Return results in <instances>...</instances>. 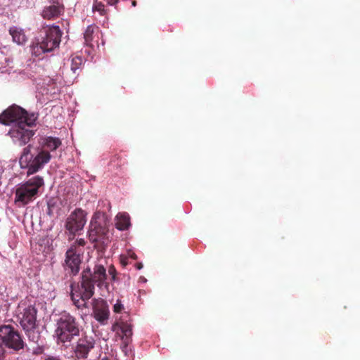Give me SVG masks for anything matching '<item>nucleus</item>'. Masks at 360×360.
Masks as SVG:
<instances>
[{
    "label": "nucleus",
    "instance_id": "nucleus-18",
    "mask_svg": "<svg viewBox=\"0 0 360 360\" xmlns=\"http://www.w3.org/2000/svg\"><path fill=\"white\" fill-rule=\"evenodd\" d=\"M9 33L13 37V40L18 44H23L26 40L25 33L20 28L12 27L9 29Z\"/></svg>",
    "mask_w": 360,
    "mask_h": 360
},
{
    "label": "nucleus",
    "instance_id": "nucleus-25",
    "mask_svg": "<svg viewBox=\"0 0 360 360\" xmlns=\"http://www.w3.org/2000/svg\"><path fill=\"white\" fill-rule=\"evenodd\" d=\"M4 349L0 347V360H4Z\"/></svg>",
    "mask_w": 360,
    "mask_h": 360
},
{
    "label": "nucleus",
    "instance_id": "nucleus-10",
    "mask_svg": "<svg viewBox=\"0 0 360 360\" xmlns=\"http://www.w3.org/2000/svg\"><path fill=\"white\" fill-rule=\"evenodd\" d=\"M32 126H28L25 122L13 126L8 131L10 137L13 143L18 145L19 147H23L28 143L34 136L36 131L31 129Z\"/></svg>",
    "mask_w": 360,
    "mask_h": 360
},
{
    "label": "nucleus",
    "instance_id": "nucleus-7",
    "mask_svg": "<svg viewBox=\"0 0 360 360\" xmlns=\"http://www.w3.org/2000/svg\"><path fill=\"white\" fill-rule=\"evenodd\" d=\"M37 119L36 114H28L24 108L15 105L8 107L0 114V123L6 126L13 122L15 124L25 122L28 126H35Z\"/></svg>",
    "mask_w": 360,
    "mask_h": 360
},
{
    "label": "nucleus",
    "instance_id": "nucleus-13",
    "mask_svg": "<svg viewBox=\"0 0 360 360\" xmlns=\"http://www.w3.org/2000/svg\"><path fill=\"white\" fill-rule=\"evenodd\" d=\"M41 13V16L47 20H54L64 13L65 6L60 0H48Z\"/></svg>",
    "mask_w": 360,
    "mask_h": 360
},
{
    "label": "nucleus",
    "instance_id": "nucleus-26",
    "mask_svg": "<svg viewBox=\"0 0 360 360\" xmlns=\"http://www.w3.org/2000/svg\"><path fill=\"white\" fill-rule=\"evenodd\" d=\"M106 1H108V4H109L110 5H113L118 1V0H106Z\"/></svg>",
    "mask_w": 360,
    "mask_h": 360
},
{
    "label": "nucleus",
    "instance_id": "nucleus-32",
    "mask_svg": "<svg viewBox=\"0 0 360 360\" xmlns=\"http://www.w3.org/2000/svg\"><path fill=\"white\" fill-rule=\"evenodd\" d=\"M48 206H49V210H50V204H49V202L48 203Z\"/></svg>",
    "mask_w": 360,
    "mask_h": 360
},
{
    "label": "nucleus",
    "instance_id": "nucleus-15",
    "mask_svg": "<svg viewBox=\"0 0 360 360\" xmlns=\"http://www.w3.org/2000/svg\"><path fill=\"white\" fill-rule=\"evenodd\" d=\"M94 347V340L87 336L80 338L77 340V345L75 349V354L77 359H86L89 352Z\"/></svg>",
    "mask_w": 360,
    "mask_h": 360
},
{
    "label": "nucleus",
    "instance_id": "nucleus-20",
    "mask_svg": "<svg viewBox=\"0 0 360 360\" xmlns=\"http://www.w3.org/2000/svg\"><path fill=\"white\" fill-rule=\"evenodd\" d=\"M83 63V60L81 57L77 56L74 57L71 59L70 69L74 72L76 73L77 70L81 69L82 65Z\"/></svg>",
    "mask_w": 360,
    "mask_h": 360
},
{
    "label": "nucleus",
    "instance_id": "nucleus-24",
    "mask_svg": "<svg viewBox=\"0 0 360 360\" xmlns=\"http://www.w3.org/2000/svg\"><path fill=\"white\" fill-rule=\"evenodd\" d=\"M74 244H77V247L82 249L81 247H84L86 244V242L84 239H79Z\"/></svg>",
    "mask_w": 360,
    "mask_h": 360
},
{
    "label": "nucleus",
    "instance_id": "nucleus-19",
    "mask_svg": "<svg viewBox=\"0 0 360 360\" xmlns=\"http://www.w3.org/2000/svg\"><path fill=\"white\" fill-rule=\"evenodd\" d=\"M94 30H95L94 26L89 25L87 27V28L86 29L84 34V43L86 46H89L90 47L93 46L91 42L94 39Z\"/></svg>",
    "mask_w": 360,
    "mask_h": 360
},
{
    "label": "nucleus",
    "instance_id": "nucleus-14",
    "mask_svg": "<svg viewBox=\"0 0 360 360\" xmlns=\"http://www.w3.org/2000/svg\"><path fill=\"white\" fill-rule=\"evenodd\" d=\"M93 314L97 321L104 324L110 316L109 305L103 300H95L93 302Z\"/></svg>",
    "mask_w": 360,
    "mask_h": 360
},
{
    "label": "nucleus",
    "instance_id": "nucleus-30",
    "mask_svg": "<svg viewBox=\"0 0 360 360\" xmlns=\"http://www.w3.org/2000/svg\"><path fill=\"white\" fill-rule=\"evenodd\" d=\"M121 263H122V264L123 266H126V265H127V264L126 262H124V259H122V260H121Z\"/></svg>",
    "mask_w": 360,
    "mask_h": 360
},
{
    "label": "nucleus",
    "instance_id": "nucleus-16",
    "mask_svg": "<svg viewBox=\"0 0 360 360\" xmlns=\"http://www.w3.org/2000/svg\"><path fill=\"white\" fill-rule=\"evenodd\" d=\"M112 330L120 335L126 345H129L133 335L132 326L130 323L122 321L116 322L112 324Z\"/></svg>",
    "mask_w": 360,
    "mask_h": 360
},
{
    "label": "nucleus",
    "instance_id": "nucleus-1",
    "mask_svg": "<svg viewBox=\"0 0 360 360\" xmlns=\"http://www.w3.org/2000/svg\"><path fill=\"white\" fill-rule=\"evenodd\" d=\"M41 147L37 148L36 153H32V145L25 147L20 157V165L27 169V175L36 174L47 164L51 158L50 152L57 150L61 145V141L56 137L47 136L41 139Z\"/></svg>",
    "mask_w": 360,
    "mask_h": 360
},
{
    "label": "nucleus",
    "instance_id": "nucleus-33",
    "mask_svg": "<svg viewBox=\"0 0 360 360\" xmlns=\"http://www.w3.org/2000/svg\"><path fill=\"white\" fill-rule=\"evenodd\" d=\"M102 360H109V359H102Z\"/></svg>",
    "mask_w": 360,
    "mask_h": 360
},
{
    "label": "nucleus",
    "instance_id": "nucleus-8",
    "mask_svg": "<svg viewBox=\"0 0 360 360\" xmlns=\"http://www.w3.org/2000/svg\"><path fill=\"white\" fill-rule=\"evenodd\" d=\"M44 186L42 176H35L26 181L16 188L15 201L21 202L23 205L36 198L40 188Z\"/></svg>",
    "mask_w": 360,
    "mask_h": 360
},
{
    "label": "nucleus",
    "instance_id": "nucleus-3",
    "mask_svg": "<svg viewBox=\"0 0 360 360\" xmlns=\"http://www.w3.org/2000/svg\"><path fill=\"white\" fill-rule=\"evenodd\" d=\"M37 313L34 305L20 303L18 307V321L29 340L34 343H37L41 337L37 324Z\"/></svg>",
    "mask_w": 360,
    "mask_h": 360
},
{
    "label": "nucleus",
    "instance_id": "nucleus-11",
    "mask_svg": "<svg viewBox=\"0 0 360 360\" xmlns=\"http://www.w3.org/2000/svg\"><path fill=\"white\" fill-rule=\"evenodd\" d=\"M82 249L79 248L77 244H72L66 252L65 266L73 276L77 275L79 271V266L82 263Z\"/></svg>",
    "mask_w": 360,
    "mask_h": 360
},
{
    "label": "nucleus",
    "instance_id": "nucleus-17",
    "mask_svg": "<svg viewBox=\"0 0 360 360\" xmlns=\"http://www.w3.org/2000/svg\"><path fill=\"white\" fill-rule=\"evenodd\" d=\"M115 226L118 230L124 231L130 227V217L126 212H120L115 218Z\"/></svg>",
    "mask_w": 360,
    "mask_h": 360
},
{
    "label": "nucleus",
    "instance_id": "nucleus-31",
    "mask_svg": "<svg viewBox=\"0 0 360 360\" xmlns=\"http://www.w3.org/2000/svg\"><path fill=\"white\" fill-rule=\"evenodd\" d=\"M136 1H132V6H135L136 5Z\"/></svg>",
    "mask_w": 360,
    "mask_h": 360
},
{
    "label": "nucleus",
    "instance_id": "nucleus-12",
    "mask_svg": "<svg viewBox=\"0 0 360 360\" xmlns=\"http://www.w3.org/2000/svg\"><path fill=\"white\" fill-rule=\"evenodd\" d=\"M86 213L80 208L75 209L66 219L65 229L71 234L83 229L86 222Z\"/></svg>",
    "mask_w": 360,
    "mask_h": 360
},
{
    "label": "nucleus",
    "instance_id": "nucleus-5",
    "mask_svg": "<svg viewBox=\"0 0 360 360\" xmlns=\"http://www.w3.org/2000/svg\"><path fill=\"white\" fill-rule=\"evenodd\" d=\"M45 34L39 40L34 44L32 47V53L36 57H40L42 54L53 51L58 48L62 36V31L57 25L45 27Z\"/></svg>",
    "mask_w": 360,
    "mask_h": 360
},
{
    "label": "nucleus",
    "instance_id": "nucleus-9",
    "mask_svg": "<svg viewBox=\"0 0 360 360\" xmlns=\"http://www.w3.org/2000/svg\"><path fill=\"white\" fill-rule=\"evenodd\" d=\"M0 341L6 347L15 351L23 349L25 347L20 333L11 325L0 326Z\"/></svg>",
    "mask_w": 360,
    "mask_h": 360
},
{
    "label": "nucleus",
    "instance_id": "nucleus-23",
    "mask_svg": "<svg viewBox=\"0 0 360 360\" xmlns=\"http://www.w3.org/2000/svg\"><path fill=\"white\" fill-rule=\"evenodd\" d=\"M116 272L117 271H116V269L114 267V266L111 265L109 266L108 274L111 276L112 280H115V276H116Z\"/></svg>",
    "mask_w": 360,
    "mask_h": 360
},
{
    "label": "nucleus",
    "instance_id": "nucleus-28",
    "mask_svg": "<svg viewBox=\"0 0 360 360\" xmlns=\"http://www.w3.org/2000/svg\"><path fill=\"white\" fill-rule=\"evenodd\" d=\"M44 360H60V359L56 357H49V358L45 359Z\"/></svg>",
    "mask_w": 360,
    "mask_h": 360
},
{
    "label": "nucleus",
    "instance_id": "nucleus-27",
    "mask_svg": "<svg viewBox=\"0 0 360 360\" xmlns=\"http://www.w3.org/2000/svg\"><path fill=\"white\" fill-rule=\"evenodd\" d=\"M142 267H143V264H142V263H138V264H136V268L137 269H142Z\"/></svg>",
    "mask_w": 360,
    "mask_h": 360
},
{
    "label": "nucleus",
    "instance_id": "nucleus-29",
    "mask_svg": "<svg viewBox=\"0 0 360 360\" xmlns=\"http://www.w3.org/2000/svg\"><path fill=\"white\" fill-rule=\"evenodd\" d=\"M131 257L133 259H136L137 258V256H136L134 253H132V254L131 255Z\"/></svg>",
    "mask_w": 360,
    "mask_h": 360
},
{
    "label": "nucleus",
    "instance_id": "nucleus-21",
    "mask_svg": "<svg viewBox=\"0 0 360 360\" xmlns=\"http://www.w3.org/2000/svg\"><path fill=\"white\" fill-rule=\"evenodd\" d=\"M93 11L99 12L101 15H104L106 14V11L105 10V5L98 1H94L93 5Z\"/></svg>",
    "mask_w": 360,
    "mask_h": 360
},
{
    "label": "nucleus",
    "instance_id": "nucleus-22",
    "mask_svg": "<svg viewBox=\"0 0 360 360\" xmlns=\"http://www.w3.org/2000/svg\"><path fill=\"white\" fill-rule=\"evenodd\" d=\"M124 307L122 302L117 300V302L113 305V311L115 313H121Z\"/></svg>",
    "mask_w": 360,
    "mask_h": 360
},
{
    "label": "nucleus",
    "instance_id": "nucleus-2",
    "mask_svg": "<svg viewBox=\"0 0 360 360\" xmlns=\"http://www.w3.org/2000/svg\"><path fill=\"white\" fill-rule=\"evenodd\" d=\"M106 277V270L102 265H96L93 271L89 268L82 271L80 288L77 286V290L75 284L70 285L71 300L77 309L87 307L86 302L94 296L96 283L101 287Z\"/></svg>",
    "mask_w": 360,
    "mask_h": 360
},
{
    "label": "nucleus",
    "instance_id": "nucleus-4",
    "mask_svg": "<svg viewBox=\"0 0 360 360\" xmlns=\"http://www.w3.org/2000/svg\"><path fill=\"white\" fill-rule=\"evenodd\" d=\"M55 333L59 342H71L75 337L79 335V323L76 317L68 312H62L56 321Z\"/></svg>",
    "mask_w": 360,
    "mask_h": 360
},
{
    "label": "nucleus",
    "instance_id": "nucleus-6",
    "mask_svg": "<svg viewBox=\"0 0 360 360\" xmlns=\"http://www.w3.org/2000/svg\"><path fill=\"white\" fill-rule=\"evenodd\" d=\"M89 240L97 245L105 246L109 240L108 229L105 214L101 211L96 212L93 215L89 227Z\"/></svg>",
    "mask_w": 360,
    "mask_h": 360
}]
</instances>
